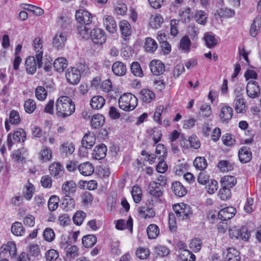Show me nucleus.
Here are the masks:
<instances>
[{
    "label": "nucleus",
    "mask_w": 261,
    "mask_h": 261,
    "mask_svg": "<svg viewBox=\"0 0 261 261\" xmlns=\"http://www.w3.org/2000/svg\"><path fill=\"white\" fill-rule=\"evenodd\" d=\"M189 247L194 252H198L201 248V240L198 238L192 239L189 244Z\"/></svg>",
    "instance_id": "nucleus-59"
},
{
    "label": "nucleus",
    "mask_w": 261,
    "mask_h": 261,
    "mask_svg": "<svg viewBox=\"0 0 261 261\" xmlns=\"http://www.w3.org/2000/svg\"><path fill=\"white\" fill-rule=\"evenodd\" d=\"M59 198L56 195H52L48 201V207L50 211H55L58 207Z\"/></svg>",
    "instance_id": "nucleus-51"
},
{
    "label": "nucleus",
    "mask_w": 261,
    "mask_h": 261,
    "mask_svg": "<svg viewBox=\"0 0 261 261\" xmlns=\"http://www.w3.org/2000/svg\"><path fill=\"white\" fill-rule=\"evenodd\" d=\"M194 18L197 23L202 25H204L207 22L206 13L202 10H196Z\"/></svg>",
    "instance_id": "nucleus-32"
},
{
    "label": "nucleus",
    "mask_w": 261,
    "mask_h": 261,
    "mask_svg": "<svg viewBox=\"0 0 261 261\" xmlns=\"http://www.w3.org/2000/svg\"><path fill=\"white\" fill-rule=\"evenodd\" d=\"M11 231L13 234L17 236H22L24 234V229L20 222H14L11 227Z\"/></svg>",
    "instance_id": "nucleus-40"
},
{
    "label": "nucleus",
    "mask_w": 261,
    "mask_h": 261,
    "mask_svg": "<svg viewBox=\"0 0 261 261\" xmlns=\"http://www.w3.org/2000/svg\"><path fill=\"white\" fill-rule=\"evenodd\" d=\"M112 71L117 76L124 75L126 72V67L122 62L117 61L112 65Z\"/></svg>",
    "instance_id": "nucleus-27"
},
{
    "label": "nucleus",
    "mask_w": 261,
    "mask_h": 261,
    "mask_svg": "<svg viewBox=\"0 0 261 261\" xmlns=\"http://www.w3.org/2000/svg\"><path fill=\"white\" fill-rule=\"evenodd\" d=\"M90 38L93 43L97 44H102L106 40L104 31L99 28L94 29L90 31Z\"/></svg>",
    "instance_id": "nucleus-6"
},
{
    "label": "nucleus",
    "mask_w": 261,
    "mask_h": 261,
    "mask_svg": "<svg viewBox=\"0 0 261 261\" xmlns=\"http://www.w3.org/2000/svg\"><path fill=\"white\" fill-rule=\"evenodd\" d=\"M107 151V148L105 144H101L96 146L92 152V156L94 159L101 160L103 159L106 155Z\"/></svg>",
    "instance_id": "nucleus-20"
},
{
    "label": "nucleus",
    "mask_w": 261,
    "mask_h": 261,
    "mask_svg": "<svg viewBox=\"0 0 261 261\" xmlns=\"http://www.w3.org/2000/svg\"><path fill=\"white\" fill-rule=\"evenodd\" d=\"M86 25L81 24L77 27L78 33L84 39H88L90 37L89 29L86 26Z\"/></svg>",
    "instance_id": "nucleus-62"
},
{
    "label": "nucleus",
    "mask_w": 261,
    "mask_h": 261,
    "mask_svg": "<svg viewBox=\"0 0 261 261\" xmlns=\"http://www.w3.org/2000/svg\"><path fill=\"white\" fill-rule=\"evenodd\" d=\"M49 170L51 175L56 178L60 177L63 173V168L59 162L51 164L49 167Z\"/></svg>",
    "instance_id": "nucleus-21"
},
{
    "label": "nucleus",
    "mask_w": 261,
    "mask_h": 261,
    "mask_svg": "<svg viewBox=\"0 0 261 261\" xmlns=\"http://www.w3.org/2000/svg\"><path fill=\"white\" fill-rule=\"evenodd\" d=\"M130 71L135 76H143V71L140 64L138 62H134L132 63Z\"/></svg>",
    "instance_id": "nucleus-44"
},
{
    "label": "nucleus",
    "mask_w": 261,
    "mask_h": 261,
    "mask_svg": "<svg viewBox=\"0 0 261 261\" xmlns=\"http://www.w3.org/2000/svg\"><path fill=\"white\" fill-rule=\"evenodd\" d=\"M12 135L14 142H24L26 138L25 132L21 128L15 131Z\"/></svg>",
    "instance_id": "nucleus-46"
},
{
    "label": "nucleus",
    "mask_w": 261,
    "mask_h": 261,
    "mask_svg": "<svg viewBox=\"0 0 261 261\" xmlns=\"http://www.w3.org/2000/svg\"><path fill=\"white\" fill-rule=\"evenodd\" d=\"M205 188L210 194H214L218 188V182L214 179H212L206 185Z\"/></svg>",
    "instance_id": "nucleus-53"
},
{
    "label": "nucleus",
    "mask_w": 261,
    "mask_h": 261,
    "mask_svg": "<svg viewBox=\"0 0 261 261\" xmlns=\"http://www.w3.org/2000/svg\"><path fill=\"white\" fill-rule=\"evenodd\" d=\"M173 209L176 216L181 219H188L192 214L190 206L184 203L174 205Z\"/></svg>",
    "instance_id": "nucleus-4"
},
{
    "label": "nucleus",
    "mask_w": 261,
    "mask_h": 261,
    "mask_svg": "<svg viewBox=\"0 0 261 261\" xmlns=\"http://www.w3.org/2000/svg\"><path fill=\"white\" fill-rule=\"evenodd\" d=\"M35 95L38 99L43 100L46 98L47 92L44 87L38 86L36 89Z\"/></svg>",
    "instance_id": "nucleus-56"
},
{
    "label": "nucleus",
    "mask_w": 261,
    "mask_h": 261,
    "mask_svg": "<svg viewBox=\"0 0 261 261\" xmlns=\"http://www.w3.org/2000/svg\"><path fill=\"white\" fill-rule=\"evenodd\" d=\"M9 122L12 124H18L20 122V118L18 112L16 110H12L9 114Z\"/></svg>",
    "instance_id": "nucleus-52"
},
{
    "label": "nucleus",
    "mask_w": 261,
    "mask_h": 261,
    "mask_svg": "<svg viewBox=\"0 0 261 261\" xmlns=\"http://www.w3.org/2000/svg\"><path fill=\"white\" fill-rule=\"evenodd\" d=\"M204 39L206 46L210 48H214L218 44V39L211 34H205Z\"/></svg>",
    "instance_id": "nucleus-38"
},
{
    "label": "nucleus",
    "mask_w": 261,
    "mask_h": 261,
    "mask_svg": "<svg viewBox=\"0 0 261 261\" xmlns=\"http://www.w3.org/2000/svg\"><path fill=\"white\" fill-rule=\"evenodd\" d=\"M180 257L184 261H195V256L191 251L185 249L179 255Z\"/></svg>",
    "instance_id": "nucleus-54"
},
{
    "label": "nucleus",
    "mask_w": 261,
    "mask_h": 261,
    "mask_svg": "<svg viewBox=\"0 0 261 261\" xmlns=\"http://www.w3.org/2000/svg\"><path fill=\"white\" fill-rule=\"evenodd\" d=\"M103 23L107 30L111 33H114L117 31V24L114 18L109 15H105L103 17Z\"/></svg>",
    "instance_id": "nucleus-15"
},
{
    "label": "nucleus",
    "mask_w": 261,
    "mask_h": 261,
    "mask_svg": "<svg viewBox=\"0 0 261 261\" xmlns=\"http://www.w3.org/2000/svg\"><path fill=\"white\" fill-rule=\"evenodd\" d=\"M132 195L135 203H139L142 199V192L138 186H134L132 188Z\"/></svg>",
    "instance_id": "nucleus-45"
},
{
    "label": "nucleus",
    "mask_w": 261,
    "mask_h": 261,
    "mask_svg": "<svg viewBox=\"0 0 261 261\" xmlns=\"http://www.w3.org/2000/svg\"><path fill=\"white\" fill-rule=\"evenodd\" d=\"M147 233L149 239H155L159 234V228L155 224H150L147 228Z\"/></svg>",
    "instance_id": "nucleus-37"
},
{
    "label": "nucleus",
    "mask_w": 261,
    "mask_h": 261,
    "mask_svg": "<svg viewBox=\"0 0 261 261\" xmlns=\"http://www.w3.org/2000/svg\"><path fill=\"white\" fill-rule=\"evenodd\" d=\"M148 192L155 198H159L163 194V187L161 184L157 182H150L148 187Z\"/></svg>",
    "instance_id": "nucleus-16"
},
{
    "label": "nucleus",
    "mask_w": 261,
    "mask_h": 261,
    "mask_svg": "<svg viewBox=\"0 0 261 261\" xmlns=\"http://www.w3.org/2000/svg\"><path fill=\"white\" fill-rule=\"evenodd\" d=\"M240 162L242 163L249 162L252 159V152L246 146H243L240 148L238 152Z\"/></svg>",
    "instance_id": "nucleus-19"
},
{
    "label": "nucleus",
    "mask_w": 261,
    "mask_h": 261,
    "mask_svg": "<svg viewBox=\"0 0 261 261\" xmlns=\"http://www.w3.org/2000/svg\"><path fill=\"white\" fill-rule=\"evenodd\" d=\"M105 123V118L101 114L94 115L91 120V125L95 128H98L102 126Z\"/></svg>",
    "instance_id": "nucleus-34"
},
{
    "label": "nucleus",
    "mask_w": 261,
    "mask_h": 261,
    "mask_svg": "<svg viewBox=\"0 0 261 261\" xmlns=\"http://www.w3.org/2000/svg\"><path fill=\"white\" fill-rule=\"evenodd\" d=\"M66 39L65 33L58 32L53 39V45L58 49H61L64 46Z\"/></svg>",
    "instance_id": "nucleus-14"
},
{
    "label": "nucleus",
    "mask_w": 261,
    "mask_h": 261,
    "mask_svg": "<svg viewBox=\"0 0 261 261\" xmlns=\"http://www.w3.org/2000/svg\"><path fill=\"white\" fill-rule=\"evenodd\" d=\"M36 59V58L33 56H30L26 59L25 62V68L29 74H34L36 71L37 66L40 67Z\"/></svg>",
    "instance_id": "nucleus-18"
},
{
    "label": "nucleus",
    "mask_w": 261,
    "mask_h": 261,
    "mask_svg": "<svg viewBox=\"0 0 261 261\" xmlns=\"http://www.w3.org/2000/svg\"><path fill=\"white\" fill-rule=\"evenodd\" d=\"M119 25L121 34L123 36L127 37L132 34V27L127 21L125 20L120 21Z\"/></svg>",
    "instance_id": "nucleus-30"
},
{
    "label": "nucleus",
    "mask_w": 261,
    "mask_h": 261,
    "mask_svg": "<svg viewBox=\"0 0 261 261\" xmlns=\"http://www.w3.org/2000/svg\"><path fill=\"white\" fill-rule=\"evenodd\" d=\"M164 22L163 17L159 14H155L150 18V25L153 29L159 28Z\"/></svg>",
    "instance_id": "nucleus-41"
},
{
    "label": "nucleus",
    "mask_w": 261,
    "mask_h": 261,
    "mask_svg": "<svg viewBox=\"0 0 261 261\" xmlns=\"http://www.w3.org/2000/svg\"><path fill=\"white\" fill-rule=\"evenodd\" d=\"M218 166L222 172H227L233 169L232 165L227 161H221L219 162Z\"/></svg>",
    "instance_id": "nucleus-57"
},
{
    "label": "nucleus",
    "mask_w": 261,
    "mask_h": 261,
    "mask_svg": "<svg viewBox=\"0 0 261 261\" xmlns=\"http://www.w3.org/2000/svg\"><path fill=\"white\" fill-rule=\"evenodd\" d=\"M194 166L200 170L205 169L207 165L206 159L204 157L196 158L193 162Z\"/></svg>",
    "instance_id": "nucleus-48"
},
{
    "label": "nucleus",
    "mask_w": 261,
    "mask_h": 261,
    "mask_svg": "<svg viewBox=\"0 0 261 261\" xmlns=\"http://www.w3.org/2000/svg\"><path fill=\"white\" fill-rule=\"evenodd\" d=\"M118 103L121 109L125 111H131L137 107L138 99L131 93H124L119 98Z\"/></svg>",
    "instance_id": "nucleus-2"
},
{
    "label": "nucleus",
    "mask_w": 261,
    "mask_h": 261,
    "mask_svg": "<svg viewBox=\"0 0 261 261\" xmlns=\"http://www.w3.org/2000/svg\"><path fill=\"white\" fill-rule=\"evenodd\" d=\"M67 66L66 60L63 57L58 58L54 62L55 69L59 72L62 71Z\"/></svg>",
    "instance_id": "nucleus-39"
},
{
    "label": "nucleus",
    "mask_w": 261,
    "mask_h": 261,
    "mask_svg": "<svg viewBox=\"0 0 261 261\" xmlns=\"http://www.w3.org/2000/svg\"><path fill=\"white\" fill-rule=\"evenodd\" d=\"M238 252L237 250L233 248H229L227 250V254L226 255V259L230 261H234L235 259H237V260H239Z\"/></svg>",
    "instance_id": "nucleus-58"
},
{
    "label": "nucleus",
    "mask_w": 261,
    "mask_h": 261,
    "mask_svg": "<svg viewBox=\"0 0 261 261\" xmlns=\"http://www.w3.org/2000/svg\"><path fill=\"white\" fill-rule=\"evenodd\" d=\"M96 137L92 132L86 133L83 137L82 140V148L80 150L83 149H91L95 144Z\"/></svg>",
    "instance_id": "nucleus-9"
},
{
    "label": "nucleus",
    "mask_w": 261,
    "mask_h": 261,
    "mask_svg": "<svg viewBox=\"0 0 261 261\" xmlns=\"http://www.w3.org/2000/svg\"><path fill=\"white\" fill-rule=\"evenodd\" d=\"M230 238L234 240H242L247 241L249 237V233L245 227H239L236 226H231L228 230Z\"/></svg>",
    "instance_id": "nucleus-3"
},
{
    "label": "nucleus",
    "mask_w": 261,
    "mask_h": 261,
    "mask_svg": "<svg viewBox=\"0 0 261 261\" xmlns=\"http://www.w3.org/2000/svg\"><path fill=\"white\" fill-rule=\"evenodd\" d=\"M245 100L243 98L238 96L236 99L235 110L238 113H242L245 111Z\"/></svg>",
    "instance_id": "nucleus-49"
},
{
    "label": "nucleus",
    "mask_w": 261,
    "mask_h": 261,
    "mask_svg": "<svg viewBox=\"0 0 261 261\" xmlns=\"http://www.w3.org/2000/svg\"><path fill=\"white\" fill-rule=\"evenodd\" d=\"M74 145L71 143H64L60 148V151L62 156H67L74 151Z\"/></svg>",
    "instance_id": "nucleus-28"
},
{
    "label": "nucleus",
    "mask_w": 261,
    "mask_h": 261,
    "mask_svg": "<svg viewBox=\"0 0 261 261\" xmlns=\"http://www.w3.org/2000/svg\"><path fill=\"white\" fill-rule=\"evenodd\" d=\"M75 18L81 24L87 25L91 23L92 16L89 12L80 9L76 12Z\"/></svg>",
    "instance_id": "nucleus-8"
},
{
    "label": "nucleus",
    "mask_w": 261,
    "mask_h": 261,
    "mask_svg": "<svg viewBox=\"0 0 261 261\" xmlns=\"http://www.w3.org/2000/svg\"><path fill=\"white\" fill-rule=\"evenodd\" d=\"M62 190L65 196H70L76 191V184L73 181H67L63 185Z\"/></svg>",
    "instance_id": "nucleus-22"
},
{
    "label": "nucleus",
    "mask_w": 261,
    "mask_h": 261,
    "mask_svg": "<svg viewBox=\"0 0 261 261\" xmlns=\"http://www.w3.org/2000/svg\"><path fill=\"white\" fill-rule=\"evenodd\" d=\"M157 48L158 44L154 39L149 37L146 38L145 48L146 51L152 53Z\"/></svg>",
    "instance_id": "nucleus-43"
},
{
    "label": "nucleus",
    "mask_w": 261,
    "mask_h": 261,
    "mask_svg": "<svg viewBox=\"0 0 261 261\" xmlns=\"http://www.w3.org/2000/svg\"><path fill=\"white\" fill-rule=\"evenodd\" d=\"M105 104V98L100 95L93 96L90 100V106L94 110L101 109Z\"/></svg>",
    "instance_id": "nucleus-26"
},
{
    "label": "nucleus",
    "mask_w": 261,
    "mask_h": 261,
    "mask_svg": "<svg viewBox=\"0 0 261 261\" xmlns=\"http://www.w3.org/2000/svg\"><path fill=\"white\" fill-rule=\"evenodd\" d=\"M33 45L34 50L36 51V58L38 62V64L39 67H41L42 64V59L43 56L42 50V40L40 38H36L34 40Z\"/></svg>",
    "instance_id": "nucleus-11"
},
{
    "label": "nucleus",
    "mask_w": 261,
    "mask_h": 261,
    "mask_svg": "<svg viewBox=\"0 0 261 261\" xmlns=\"http://www.w3.org/2000/svg\"><path fill=\"white\" fill-rule=\"evenodd\" d=\"M149 250L145 248H139L136 251L137 256L141 259L147 258L149 256Z\"/></svg>",
    "instance_id": "nucleus-64"
},
{
    "label": "nucleus",
    "mask_w": 261,
    "mask_h": 261,
    "mask_svg": "<svg viewBox=\"0 0 261 261\" xmlns=\"http://www.w3.org/2000/svg\"><path fill=\"white\" fill-rule=\"evenodd\" d=\"M97 239L94 235L85 236L82 238V243L85 247H92L96 243Z\"/></svg>",
    "instance_id": "nucleus-42"
},
{
    "label": "nucleus",
    "mask_w": 261,
    "mask_h": 261,
    "mask_svg": "<svg viewBox=\"0 0 261 261\" xmlns=\"http://www.w3.org/2000/svg\"><path fill=\"white\" fill-rule=\"evenodd\" d=\"M246 93L251 98H256L260 96V88L258 83L255 81H250L246 86Z\"/></svg>",
    "instance_id": "nucleus-7"
},
{
    "label": "nucleus",
    "mask_w": 261,
    "mask_h": 261,
    "mask_svg": "<svg viewBox=\"0 0 261 261\" xmlns=\"http://www.w3.org/2000/svg\"><path fill=\"white\" fill-rule=\"evenodd\" d=\"M172 189L175 195L178 197L184 196L187 193L186 188L179 181H174L172 183Z\"/></svg>",
    "instance_id": "nucleus-29"
},
{
    "label": "nucleus",
    "mask_w": 261,
    "mask_h": 261,
    "mask_svg": "<svg viewBox=\"0 0 261 261\" xmlns=\"http://www.w3.org/2000/svg\"><path fill=\"white\" fill-rule=\"evenodd\" d=\"M222 187H226L230 189L237 184V179L233 176H225L221 179Z\"/></svg>",
    "instance_id": "nucleus-33"
},
{
    "label": "nucleus",
    "mask_w": 261,
    "mask_h": 261,
    "mask_svg": "<svg viewBox=\"0 0 261 261\" xmlns=\"http://www.w3.org/2000/svg\"><path fill=\"white\" fill-rule=\"evenodd\" d=\"M56 109L58 116L66 118L74 112L75 107L74 103L70 97L61 96L56 101Z\"/></svg>",
    "instance_id": "nucleus-1"
},
{
    "label": "nucleus",
    "mask_w": 261,
    "mask_h": 261,
    "mask_svg": "<svg viewBox=\"0 0 261 261\" xmlns=\"http://www.w3.org/2000/svg\"><path fill=\"white\" fill-rule=\"evenodd\" d=\"M138 212L139 216L144 219L152 218L155 216V212L152 208L145 206L139 207Z\"/></svg>",
    "instance_id": "nucleus-35"
},
{
    "label": "nucleus",
    "mask_w": 261,
    "mask_h": 261,
    "mask_svg": "<svg viewBox=\"0 0 261 261\" xmlns=\"http://www.w3.org/2000/svg\"><path fill=\"white\" fill-rule=\"evenodd\" d=\"M191 42L188 36L183 37L180 41L179 49L185 53L190 52L191 49Z\"/></svg>",
    "instance_id": "nucleus-36"
},
{
    "label": "nucleus",
    "mask_w": 261,
    "mask_h": 261,
    "mask_svg": "<svg viewBox=\"0 0 261 261\" xmlns=\"http://www.w3.org/2000/svg\"><path fill=\"white\" fill-rule=\"evenodd\" d=\"M149 67L151 72L155 75L162 74L165 68L164 64L159 60L151 61L149 64Z\"/></svg>",
    "instance_id": "nucleus-12"
},
{
    "label": "nucleus",
    "mask_w": 261,
    "mask_h": 261,
    "mask_svg": "<svg viewBox=\"0 0 261 261\" xmlns=\"http://www.w3.org/2000/svg\"><path fill=\"white\" fill-rule=\"evenodd\" d=\"M261 26V16L257 15L254 19L252 23L250 29V34L253 37H255L257 34V32Z\"/></svg>",
    "instance_id": "nucleus-31"
},
{
    "label": "nucleus",
    "mask_w": 261,
    "mask_h": 261,
    "mask_svg": "<svg viewBox=\"0 0 261 261\" xmlns=\"http://www.w3.org/2000/svg\"><path fill=\"white\" fill-rule=\"evenodd\" d=\"M60 206L64 211H70L74 208V200L70 196H64Z\"/></svg>",
    "instance_id": "nucleus-24"
},
{
    "label": "nucleus",
    "mask_w": 261,
    "mask_h": 261,
    "mask_svg": "<svg viewBox=\"0 0 261 261\" xmlns=\"http://www.w3.org/2000/svg\"><path fill=\"white\" fill-rule=\"evenodd\" d=\"M140 98L146 103H149L155 98V94L148 89H142L140 93Z\"/></svg>",
    "instance_id": "nucleus-25"
},
{
    "label": "nucleus",
    "mask_w": 261,
    "mask_h": 261,
    "mask_svg": "<svg viewBox=\"0 0 261 261\" xmlns=\"http://www.w3.org/2000/svg\"><path fill=\"white\" fill-rule=\"evenodd\" d=\"M36 107V102L33 99H28L24 102V108L27 113H32L35 110Z\"/></svg>",
    "instance_id": "nucleus-50"
},
{
    "label": "nucleus",
    "mask_w": 261,
    "mask_h": 261,
    "mask_svg": "<svg viewBox=\"0 0 261 261\" xmlns=\"http://www.w3.org/2000/svg\"><path fill=\"white\" fill-rule=\"evenodd\" d=\"M233 110L231 107L225 105L221 107L219 117L222 123H227L232 118Z\"/></svg>",
    "instance_id": "nucleus-13"
},
{
    "label": "nucleus",
    "mask_w": 261,
    "mask_h": 261,
    "mask_svg": "<svg viewBox=\"0 0 261 261\" xmlns=\"http://www.w3.org/2000/svg\"><path fill=\"white\" fill-rule=\"evenodd\" d=\"M43 236L45 240L48 242H51L54 240L55 234L51 228H46L43 231Z\"/></svg>",
    "instance_id": "nucleus-60"
},
{
    "label": "nucleus",
    "mask_w": 261,
    "mask_h": 261,
    "mask_svg": "<svg viewBox=\"0 0 261 261\" xmlns=\"http://www.w3.org/2000/svg\"><path fill=\"white\" fill-rule=\"evenodd\" d=\"M94 170V166L89 162L81 164L79 166V170L84 176L91 175L93 173Z\"/></svg>",
    "instance_id": "nucleus-23"
},
{
    "label": "nucleus",
    "mask_w": 261,
    "mask_h": 261,
    "mask_svg": "<svg viewBox=\"0 0 261 261\" xmlns=\"http://www.w3.org/2000/svg\"><path fill=\"white\" fill-rule=\"evenodd\" d=\"M115 12L120 15H124L127 11L126 5L121 1H117L114 6Z\"/></svg>",
    "instance_id": "nucleus-47"
},
{
    "label": "nucleus",
    "mask_w": 261,
    "mask_h": 261,
    "mask_svg": "<svg viewBox=\"0 0 261 261\" xmlns=\"http://www.w3.org/2000/svg\"><path fill=\"white\" fill-rule=\"evenodd\" d=\"M65 76L68 82L72 85L79 83L81 76L79 69L74 67L68 68Z\"/></svg>",
    "instance_id": "nucleus-5"
},
{
    "label": "nucleus",
    "mask_w": 261,
    "mask_h": 261,
    "mask_svg": "<svg viewBox=\"0 0 261 261\" xmlns=\"http://www.w3.org/2000/svg\"><path fill=\"white\" fill-rule=\"evenodd\" d=\"M41 160L44 161H48L51 158V152L50 149L44 146L40 152Z\"/></svg>",
    "instance_id": "nucleus-63"
},
{
    "label": "nucleus",
    "mask_w": 261,
    "mask_h": 261,
    "mask_svg": "<svg viewBox=\"0 0 261 261\" xmlns=\"http://www.w3.org/2000/svg\"><path fill=\"white\" fill-rule=\"evenodd\" d=\"M219 196L223 200H226L231 196V192L229 188L222 187L219 192Z\"/></svg>",
    "instance_id": "nucleus-61"
},
{
    "label": "nucleus",
    "mask_w": 261,
    "mask_h": 261,
    "mask_svg": "<svg viewBox=\"0 0 261 261\" xmlns=\"http://www.w3.org/2000/svg\"><path fill=\"white\" fill-rule=\"evenodd\" d=\"M86 214L83 211H78L73 216V221L76 225H80L83 223Z\"/></svg>",
    "instance_id": "nucleus-55"
},
{
    "label": "nucleus",
    "mask_w": 261,
    "mask_h": 261,
    "mask_svg": "<svg viewBox=\"0 0 261 261\" xmlns=\"http://www.w3.org/2000/svg\"><path fill=\"white\" fill-rule=\"evenodd\" d=\"M236 209L232 206L222 209L218 213V217L222 221H226L232 218L236 214Z\"/></svg>",
    "instance_id": "nucleus-17"
},
{
    "label": "nucleus",
    "mask_w": 261,
    "mask_h": 261,
    "mask_svg": "<svg viewBox=\"0 0 261 261\" xmlns=\"http://www.w3.org/2000/svg\"><path fill=\"white\" fill-rule=\"evenodd\" d=\"M16 253V247L14 243L12 242H8L6 245H3L1 248L0 258L8 256H14Z\"/></svg>",
    "instance_id": "nucleus-10"
}]
</instances>
